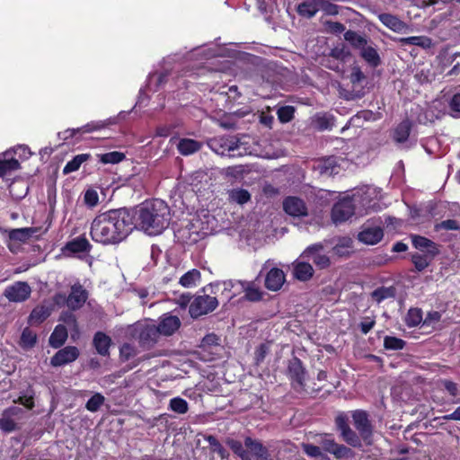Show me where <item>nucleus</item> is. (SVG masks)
Segmentation results:
<instances>
[{
	"mask_svg": "<svg viewBox=\"0 0 460 460\" xmlns=\"http://www.w3.org/2000/svg\"><path fill=\"white\" fill-rule=\"evenodd\" d=\"M212 233L208 220L203 221L199 217H193L185 226L179 228L175 235L186 244H194Z\"/></svg>",
	"mask_w": 460,
	"mask_h": 460,
	"instance_id": "obj_4",
	"label": "nucleus"
},
{
	"mask_svg": "<svg viewBox=\"0 0 460 460\" xmlns=\"http://www.w3.org/2000/svg\"><path fill=\"white\" fill-rule=\"evenodd\" d=\"M34 233L30 227L16 228L9 232V238L13 241L26 242Z\"/></svg>",
	"mask_w": 460,
	"mask_h": 460,
	"instance_id": "obj_46",
	"label": "nucleus"
},
{
	"mask_svg": "<svg viewBox=\"0 0 460 460\" xmlns=\"http://www.w3.org/2000/svg\"><path fill=\"white\" fill-rule=\"evenodd\" d=\"M169 75L168 71L161 72V73H154L149 75L148 81H147V89L151 92H156L158 89L164 85L166 81L167 77Z\"/></svg>",
	"mask_w": 460,
	"mask_h": 460,
	"instance_id": "obj_36",
	"label": "nucleus"
},
{
	"mask_svg": "<svg viewBox=\"0 0 460 460\" xmlns=\"http://www.w3.org/2000/svg\"><path fill=\"white\" fill-rule=\"evenodd\" d=\"M93 344L99 355L103 357L110 355L111 339L106 333L102 332H97L93 336Z\"/></svg>",
	"mask_w": 460,
	"mask_h": 460,
	"instance_id": "obj_27",
	"label": "nucleus"
},
{
	"mask_svg": "<svg viewBox=\"0 0 460 460\" xmlns=\"http://www.w3.org/2000/svg\"><path fill=\"white\" fill-rule=\"evenodd\" d=\"M228 199L239 205L246 204L251 199L250 192L243 188H233L227 191Z\"/></svg>",
	"mask_w": 460,
	"mask_h": 460,
	"instance_id": "obj_33",
	"label": "nucleus"
},
{
	"mask_svg": "<svg viewBox=\"0 0 460 460\" xmlns=\"http://www.w3.org/2000/svg\"><path fill=\"white\" fill-rule=\"evenodd\" d=\"M136 226L148 235L162 234L170 225L171 209L162 199L146 200L137 208Z\"/></svg>",
	"mask_w": 460,
	"mask_h": 460,
	"instance_id": "obj_2",
	"label": "nucleus"
},
{
	"mask_svg": "<svg viewBox=\"0 0 460 460\" xmlns=\"http://www.w3.org/2000/svg\"><path fill=\"white\" fill-rule=\"evenodd\" d=\"M84 203L90 207L93 208L95 207L99 202V195L96 190H87L84 193Z\"/></svg>",
	"mask_w": 460,
	"mask_h": 460,
	"instance_id": "obj_63",
	"label": "nucleus"
},
{
	"mask_svg": "<svg viewBox=\"0 0 460 460\" xmlns=\"http://www.w3.org/2000/svg\"><path fill=\"white\" fill-rule=\"evenodd\" d=\"M181 326V321L178 316L169 314H164L156 326L160 335L170 336L174 333Z\"/></svg>",
	"mask_w": 460,
	"mask_h": 460,
	"instance_id": "obj_19",
	"label": "nucleus"
},
{
	"mask_svg": "<svg viewBox=\"0 0 460 460\" xmlns=\"http://www.w3.org/2000/svg\"><path fill=\"white\" fill-rule=\"evenodd\" d=\"M329 56L342 65L350 58V51L344 44H339L331 50Z\"/></svg>",
	"mask_w": 460,
	"mask_h": 460,
	"instance_id": "obj_44",
	"label": "nucleus"
},
{
	"mask_svg": "<svg viewBox=\"0 0 460 460\" xmlns=\"http://www.w3.org/2000/svg\"><path fill=\"white\" fill-rule=\"evenodd\" d=\"M20 168V164L15 158L0 159V177L8 179Z\"/></svg>",
	"mask_w": 460,
	"mask_h": 460,
	"instance_id": "obj_31",
	"label": "nucleus"
},
{
	"mask_svg": "<svg viewBox=\"0 0 460 460\" xmlns=\"http://www.w3.org/2000/svg\"><path fill=\"white\" fill-rule=\"evenodd\" d=\"M210 292L198 296L190 305L189 312L191 317L207 314L214 311L218 305L217 296H211Z\"/></svg>",
	"mask_w": 460,
	"mask_h": 460,
	"instance_id": "obj_7",
	"label": "nucleus"
},
{
	"mask_svg": "<svg viewBox=\"0 0 460 460\" xmlns=\"http://www.w3.org/2000/svg\"><path fill=\"white\" fill-rule=\"evenodd\" d=\"M200 280V272L199 270L193 269L189 271H187L185 274H183L179 283L187 288L195 287Z\"/></svg>",
	"mask_w": 460,
	"mask_h": 460,
	"instance_id": "obj_41",
	"label": "nucleus"
},
{
	"mask_svg": "<svg viewBox=\"0 0 460 460\" xmlns=\"http://www.w3.org/2000/svg\"><path fill=\"white\" fill-rule=\"evenodd\" d=\"M52 308L49 305H40L36 306L29 316L30 324H40L44 322L51 314Z\"/></svg>",
	"mask_w": 460,
	"mask_h": 460,
	"instance_id": "obj_29",
	"label": "nucleus"
},
{
	"mask_svg": "<svg viewBox=\"0 0 460 460\" xmlns=\"http://www.w3.org/2000/svg\"><path fill=\"white\" fill-rule=\"evenodd\" d=\"M285 274L279 268H272L265 276V287L270 291L279 290L285 283Z\"/></svg>",
	"mask_w": 460,
	"mask_h": 460,
	"instance_id": "obj_22",
	"label": "nucleus"
},
{
	"mask_svg": "<svg viewBox=\"0 0 460 460\" xmlns=\"http://www.w3.org/2000/svg\"><path fill=\"white\" fill-rule=\"evenodd\" d=\"M206 440L208 442L213 452L217 453L222 458L226 456V449L214 436H207Z\"/></svg>",
	"mask_w": 460,
	"mask_h": 460,
	"instance_id": "obj_56",
	"label": "nucleus"
},
{
	"mask_svg": "<svg viewBox=\"0 0 460 460\" xmlns=\"http://www.w3.org/2000/svg\"><path fill=\"white\" fill-rule=\"evenodd\" d=\"M353 423L364 440H368L372 435L371 425L367 414L363 411H356L353 415Z\"/></svg>",
	"mask_w": 460,
	"mask_h": 460,
	"instance_id": "obj_20",
	"label": "nucleus"
},
{
	"mask_svg": "<svg viewBox=\"0 0 460 460\" xmlns=\"http://www.w3.org/2000/svg\"><path fill=\"white\" fill-rule=\"evenodd\" d=\"M423 322L422 312L418 308H411L405 317V323L409 327H415Z\"/></svg>",
	"mask_w": 460,
	"mask_h": 460,
	"instance_id": "obj_49",
	"label": "nucleus"
},
{
	"mask_svg": "<svg viewBox=\"0 0 460 460\" xmlns=\"http://www.w3.org/2000/svg\"><path fill=\"white\" fill-rule=\"evenodd\" d=\"M344 39L349 42L354 48L361 49L367 43V40L353 31H348L344 33Z\"/></svg>",
	"mask_w": 460,
	"mask_h": 460,
	"instance_id": "obj_47",
	"label": "nucleus"
},
{
	"mask_svg": "<svg viewBox=\"0 0 460 460\" xmlns=\"http://www.w3.org/2000/svg\"><path fill=\"white\" fill-rule=\"evenodd\" d=\"M22 409L17 406H11L4 410L0 418V429L6 434L19 429L15 418L22 414Z\"/></svg>",
	"mask_w": 460,
	"mask_h": 460,
	"instance_id": "obj_13",
	"label": "nucleus"
},
{
	"mask_svg": "<svg viewBox=\"0 0 460 460\" xmlns=\"http://www.w3.org/2000/svg\"><path fill=\"white\" fill-rule=\"evenodd\" d=\"M132 229V217L126 209H111L95 217L90 234L94 242L115 244L123 241Z\"/></svg>",
	"mask_w": 460,
	"mask_h": 460,
	"instance_id": "obj_1",
	"label": "nucleus"
},
{
	"mask_svg": "<svg viewBox=\"0 0 460 460\" xmlns=\"http://www.w3.org/2000/svg\"><path fill=\"white\" fill-rule=\"evenodd\" d=\"M350 243V240H343L332 248L333 253L340 257L348 255L349 253Z\"/></svg>",
	"mask_w": 460,
	"mask_h": 460,
	"instance_id": "obj_61",
	"label": "nucleus"
},
{
	"mask_svg": "<svg viewBox=\"0 0 460 460\" xmlns=\"http://www.w3.org/2000/svg\"><path fill=\"white\" fill-rule=\"evenodd\" d=\"M104 402V396L99 393L93 394L86 402V409L89 411L95 412Z\"/></svg>",
	"mask_w": 460,
	"mask_h": 460,
	"instance_id": "obj_53",
	"label": "nucleus"
},
{
	"mask_svg": "<svg viewBox=\"0 0 460 460\" xmlns=\"http://www.w3.org/2000/svg\"><path fill=\"white\" fill-rule=\"evenodd\" d=\"M411 260H412V262H413L415 268L419 271L423 270L429 265L427 257L425 255H421L420 253L413 254Z\"/></svg>",
	"mask_w": 460,
	"mask_h": 460,
	"instance_id": "obj_64",
	"label": "nucleus"
},
{
	"mask_svg": "<svg viewBox=\"0 0 460 460\" xmlns=\"http://www.w3.org/2000/svg\"><path fill=\"white\" fill-rule=\"evenodd\" d=\"M137 355V349L129 343H124L119 349V357L126 361Z\"/></svg>",
	"mask_w": 460,
	"mask_h": 460,
	"instance_id": "obj_57",
	"label": "nucleus"
},
{
	"mask_svg": "<svg viewBox=\"0 0 460 460\" xmlns=\"http://www.w3.org/2000/svg\"><path fill=\"white\" fill-rule=\"evenodd\" d=\"M169 408L176 413L184 414L189 410V404L186 400L181 397H174L170 400Z\"/></svg>",
	"mask_w": 460,
	"mask_h": 460,
	"instance_id": "obj_50",
	"label": "nucleus"
},
{
	"mask_svg": "<svg viewBox=\"0 0 460 460\" xmlns=\"http://www.w3.org/2000/svg\"><path fill=\"white\" fill-rule=\"evenodd\" d=\"M243 298L251 302H257L262 298L263 292L254 281H243Z\"/></svg>",
	"mask_w": 460,
	"mask_h": 460,
	"instance_id": "obj_30",
	"label": "nucleus"
},
{
	"mask_svg": "<svg viewBox=\"0 0 460 460\" xmlns=\"http://www.w3.org/2000/svg\"><path fill=\"white\" fill-rule=\"evenodd\" d=\"M325 0H305L297 6V13L304 17H313L323 7Z\"/></svg>",
	"mask_w": 460,
	"mask_h": 460,
	"instance_id": "obj_25",
	"label": "nucleus"
},
{
	"mask_svg": "<svg viewBox=\"0 0 460 460\" xmlns=\"http://www.w3.org/2000/svg\"><path fill=\"white\" fill-rule=\"evenodd\" d=\"M380 220H373L366 222L362 226L360 232L358 234L359 242L367 244L375 245L378 243L384 236Z\"/></svg>",
	"mask_w": 460,
	"mask_h": 460,
	"instance_id": "obj_9",
	"label": "nucleus"
},
{
	"mask_svg": "<svg viewBox=\"0 0 460 460\" xmlns=\"http://www.w3.org/2000/svg\"><path fill=\"white\" fill-rule=\"evenodd\" d=\"M125 158V155L121 152L112 151L109 153L102 154L100 156V161L102 164H115L121 162Z\"/></svg>",
	"mask_w": 460,
	"mask_h": 460,
	"instance_id": "obj_52",
	"label": "nucleus"
},
{
	"mask_svg": "<svg viewBox=\"0 0 460 460\" xmlns=\"http://www.w3.org/2000/svg\"><path fill=\"white\" fill-rule=\"evenodd\" d=\"M381 22L395 32H403L408 29V25L394 15L390 13H382L379 15Z\"/></svg>",
	"mask_w": 460,
	"mask_h": 460,
	"instance_id": "obj_28",
	"label": "nucleus"
},
{
	"mask_svg": "<svg viewBox=\"0 0 460 460\" xmlns=\"http://www.w3.org/2000/svg\"><path fill=\"white\" fill-rule=\"evenodd\" d=\"M320 444L324 451L335 456L337 458H346L351 455V450L343 445L337 444L330 435H323Z\"/></svg>",
	"mask_w": 460,
	"mask_h": 460,
	"instance_id": "obj_16",
	"label": "nucleus"
},
{
	"mask_svg": "<svg viewBox=\"0 0 460 460\" xmlns=\"http://www.w3.org/2000/svg\"><path fill=\"white\" fill-rule=\"evenodd\" d=\"M200 147L201 144L199 142L190 138H182L177 145L179 152L183 155H191L199 151Z\"/></svg>",
	"mask_w": 460,
	"mask_h": 460,
	"instance_id": "obj_35",
	"label": "nucleus"
},
{
	"mask_svg": "<svg viewBox=\"0 0 460 460\" xmlns=\"http://www.w3.org/2000/svg\"><path fill=\"white\" fill-rule=\"evenodd\" d=\"M314 274V269L308 262L300 261L295 265L294 275L299 279L305 281L309 279Z\"/></svg>",
	"mask_w": 460,
	"mask_h": 460,
	"instance_id": "obj_40",
	"label": "nucleus"
},
{
	"mask_svg": "<svg viewBox=\"0 0 460 460\" xmlns=\"http://www.w3.org/2000/svg\"><path fill=\"white\" fill-rule=\"evenodd\" d=\"M412 244L417 249L428 250L429 252L433 254H436L438 252L435 243L423 236H412Z\"/></svg>",
	"mask_w": 460,
	"mask_h": 460,
	"instance_id": "obj_43",
	"label": "nucleus"
},
{
	"mask_svg": "<svg viewBox=\"0 0 460 460\" xmlns=\"http://www.w3.org/2000/svg\"><path fill=\"white\" fill-rule=\"evenodd\" d=\"M411 122L409 120L402 121L394 131V140L396 143H404L407 141L411 132Z\"/></svg>",
	"mask_w": 460,
	"mask_h": 460,
	"instance_id": "obj_39",
	"label": "nucleus"
},
{
	"mask_svg": "<svg viewBox=\"0 0 460 460\" xmlns=\"http://www.w3.org/2000/svg\"><path fill=\"white\" fill-rule=\"evenodd\" d=\"M360 55L372 67H376L380 64V57L376 49L368 46L367 43L360 49Z\"/></svg>",
	"mask_w": 460,
	"mask_h": 460,
	"instance_id": "obj_37",
	"label": "nucleus"
},
{
	"mask_svg": "<svg viewBox=\"0 0 460 460\" xmlns=\"http://www.w3.org/2000/svg\"><path fill=\"white\" fill-rule=\"evenodd\" d=\"M295 113V109L292 106H284L278 110V117L279 119L283 122H288L290 121Z\"/></svg>",
	"mask_w": 460,
	"mask_h": 460,
	"instance_id": "obj_60",
	"label": "nucleus"
},
{
	"mask_svg": "<svg viewBox=\"0 0 460 460\" xmlns=\"http://www.w3.org/2000/svg\"><path fill=\"white\" fill-rule=\"evenodd\" d=\"M131 335L146 349L152 348L157 343L160 333L155 324L137 323L132 326Z\"/></svg>",
	"mask_w": 460,
	"mask_h": 460,
	"instance_id": "obj_6",
	"label": "nucleus"
},
{
	"mask_svg": "<svg viewBox=\"0 0 460 460\" xmlns=\"http://www.w3.org/2000/svg\"><path fill=\"white\" fill-rule=\"evenodd\" d=\"M243 285L242 280L228 279L217 281L204 288L205 292H210L221 299L230 301L231 299L243 293Z\"/></svg>",
	"mask_w": 460,
	"mask_h": 460,
	"instance_id": "obj_5",
	"label": "nucleus"
},
{
	"mask_svg": "<svg viewBox=\"0 0 460 460\" xmlns=\"http://www.w3.org/2000/svg\"><path fill=\"white\" fill-rule=\"evenodd\" d=\"M355 213V203L351 198H344L334 204L332 218L335 224L347 221Z\"/></svg>",
	"mask_w": 460,
	"mask_h": 460,
	"instance_id": "obj_10",
	"label": "nucleus"
},
{
	"mask_svg": "<svg viewBox=\"0 0 460 460\" xmlns=\"http://www.w3.org/2000/svg\"><path fill=\"white\" fill-rule=\"evenodd\" d=\"M67 339V331L64 325L58 324L54 329L53 332L49 337V345L52 348L61 347Z\"/></svg>",
	"mask_w": 460,
	"mask_h": 460,
	"instance_id": "obj_32",
	"label": "nucleus"
},
{
	"mask_svg": "<svg viewBox=\"0 0 460 460\" xmlns=\"http://www.w3.org/2000/svg\"><path fill=\"white\" fill-rule=\"evenodd\" d=\"M302 258L312 261L318 268L325 269L330 265V258L323 252L322 243H314L306 248L302 253Z\"/></svg>",
	"mask_w": 460,
	"mask_h": 460,
	"instance_id": "obj_12",
	"label": "nucleus"
},
{
	"mask_svg": "<svg viewBox=\"0 0 460 460\" xmlns=\"http://www.w3.org/2000/svg\"><path fill=\"white\" fill-rule=\"evenodd\" d=\"M113 120L111 119L107 121H92L90 123L85 124L84 126L77 128H68L64 132L58 134L59 137L66 140L68 138H72L76 133H91L93 131H97L104 128L107 125L112 123Z\"/></svg>",
	"mask_w": 460,
	"mask_h": 460,
	"instance_id": "obj_15",
	"label": "nucleus"
},
{
	"mask_svg": "<svg viewBox=\"0 0 460 460\" xmlns=\"http://www.w3.org/2000/svg\"><path fill=\"white\" fill-rule=\"evenodd\" d=\"M89 157H90V155H88V154H81V155H75L71 161H69L65 165V167L63 169V172L65 174H67V173L77 171L80 168L81 164L84 162H85L86 160H88Z\"/></svg>",
	"mask_w": 460,
	"mask_h": 460,
	"instance_id": "obj_45",
	"label": "nucleus"
},
{
	"mask_svg": "<svg viewBox=\"0 0 460 460\" xmlns=\"http://www.w3.org/2000/svg\"><path fill=\"white\" fill-rule=\"evenodd\" d=\"M37 342V334L29 327L22 330L19 345L22 349L28 350L32 349Z\"/></svg>",
	"mask_w": 460,
	"mask_h": 460,
	"instance_id": "obj_34",
	"label": "nucleus"
},
{
	"mask_svg": "<svg viewBox=\"0 0 460 460\" xmlns=\"http://www.w3.org/2000/svg\"><path fill=\"white\" fill-rule=\"evenodd\" d=\"M441 319V314L438 311H430L423 319L422 326L434 328Z\"/></svg>",
	"mask_w": 460,
	"mask_h": 460,
	"instance_id": "obj_58",
	"label": "nucleus"
},
{
	"mask_svg": "<svg viewBox=\"0 0 460 460\" xmlns=\"http://www.w3.org/2000/svg\"><path fill=\"white\" fill-rule=\"evenodd\" d=\"M400 42L402 45H413L428 49L432 47V40L427 36H411L407 38H402Z\"/></svg>",
	"mask_w": 460,
	"mask_h": 460,
	"instance_id": "obj_38",
	"label": "nucleus"
},
{
	"mask_svg": "<svg viewBox=\"0 0 460 460\" xmlns=\"http://www.w3.org/2000/svg\"><path fill=\"white\" fill-rule=\"evenodd\" d=\"M394 295H395V290L392 287L391 288H385V287L378 288L371 293L372 298L375 301H376L377 303H381L385 299L394 297Z\"/></svg>",
	"mask_w": 460,
	"mask_h": 460,
	"instance_id": "obj_48",
	"label": "nucleus"
},
{
	"mask_svg": "<svg viewBox=\"0 0 460 460\" xmlns=\"http://www.w3.org/2000/svg\"><path fill=\"white\" fill-rule=\"evenodd\" d=\"M199 54H202L206 59L221 55L217 49L207 47H199L193 50V55L196 56Z\"/></svg>",
	"mask_w": 460,
	"mask_h": 460,
	"instance_id": "obj_62",
	"label": "nucleus"
},
{
	"mask_svg": "<svg viewBox=\"0 0 460 460\" xmlns=\"http://www.w3.org/2000/svg\"><path fill=\"white\" fill-rule=\"evenodd\" d=\"M92 248L89 241L84 236H78L67 242L62 249L66 255L87 253Z\"/></svg>",
	"mask_w": 460,
	"mask_h": 460,
	"instance_id": "obj_18",
	"label": "nucleus"
},
{
	"mask_svg": "<svg viewBox=\"0 0 460 460\" xmlns=\"http://www.w3.org/2000/svg\"><path fill=\"white\" fill-rule=\"evenodd\" d=\"M244 446L257 460H272L269 455L268 449L260 441L247 437L244 439Z\"/></svg>",
	"mask_w": 460,
	"mask_h": 460,
	"instance_id": "obj_26",
	"label": "nucleus"
},
{
	"mask_svg": "<svg viewBox=\"0 0 460 460\" xmlns=\"http://www.w3.org/2000/svg\"><path fill=\"white\" fill-rule=\"evenodd\" d=\"M302 448H303L304 452L310 457L317 458L319 460H326L327 459L326 455L322 452L320 447H317V446H314L312 444L303 443Z\"/></svg>",
	"mask_w": 460,
	"mask_h": 460,
	"instance_id": "obj_51",
	"label": "nucleus"
},
{
	"mask_svg": "<svg viewBox=\"0 0 460 460\" xmlns=\"http://www.w3.org/2000/svg\"><path fill=\"white\" fill-rule=\"evenodd\" d=\"M228 445L233 452L241 457L242 460H251L249 453L243 448V446L240 441L230 440Z\"/></svg>",
	"mask_w": 460,
	"mask_h": 460,
	"instance_id": "obj_54",
	"label": "nucleus"
},
{
	"mask_svg": "<svg viewBox=\"0 0 460 460\" xmlns=\"http://www.w3.org/2000/svg\"><path fill=\"white\" fill-rule=\"evenodd\" d=\"M88 297L87 291L80 284L71 287V292L67 296L66 305L72 310L81 308Z\"/></svg>",
	"mask_w": 460,
	"mask_h": 460,
	"instance_id": "obj_17",
	"label": "nucleus"
},
{
	"mask_svg": "<svg viewBox=\"0 0 460 460\" xmlns=\"http://www.w3.org/2000/svg\"><path fill=\"white\" fill-rule=\"evenodd\" d=\"M380 195V190L374 186H364L360 188L351 198L354 203L358 202L362 205L366 212L376 211L380 208L376 201Z\"/></svg>",
	"mask_w": 460,
	"mask_h": 460,
	"instance_id": "obj_8",
	"label": "nucleus"
},
{
	"mask_svg": "<svg viewBox=\"0 0 460 460\" xmlns=\"http://www.w3.org/2000/svg\"><path fill=\"white\" fill-rule=\"evenodd\" d=\"M341 436L343 439L352 447H358L360 445V440L357 434L350 429L348 428L345 430L341 431Z\"/></svg>",
	"mask_w": 460,
	"mask_h": 460,
	"instance_id": "obj_59",
	"label": "nucleus"
},
{
	"mask_svg": "<svg viewBox=\"0 0 460 460\" xmlns=\"http://www.w3.org/2000/svg\"><path fill=\"white\" fill-rule=\"evenodd\" d=\"M384 345L387 349H402L405 345V341L396 337L386 336Z\"/></svg>",
	"mask_w": 460,
	"mask_h": 460,
	"instance_id": "obj_55",
	"label": "nucleus"
},
{
	"mask_svg": "<svg viewBox=\"0 0 460 460\" xmlns=\"http://www.w3.org/2000/svg\"><path fill=\"white\" fill-rule=\"evenodd\" d=\"M340 159L336 156H329L316 162L314 168L318 171L321 175L332 176L339 172Z\"/></svg>",
	"mask_w": 460,
	"mask_h": 460,
	"instance_id": "obj_21",
	"label": "nucleus"
},
{
	"mask_svg": "<svg viewBox=\"0 0 460 460\" xmlns=\"http://www.w3.org/2000/svg\"><path fill=\"white\" fill-rule=\"evenodd\" d=\"M288 374L294 385L303 386L305 371L299 358H294L289 361Z\"/></svg>",
	"mask_w": 460,
	"mask_h": 460,
	"instance_id": "obj_24",
	"label": "nucleus"
},
{
	"mask_svg": "<svg viewBox=\"0 0 460 460\" xmlns=\"http://www.w3.org/2000/svg\"><path fill=\"white\" fill-rule=\"evenodd\" d=\"M208 145L213 152L222 156L241 157L252 153L247 143L234 136L216 137Z\"/></svg>",
	"mask_w": 460,
	"mask_h": 460,
	"instance_id": "obj_3",
	"label": "nucleus"
},
{
	"mask_svg": "<svg viewBox=\"0 0 460 460\" xmlns=\"http://www.w3.org/2000/svg\"><path fill=\"white\" fill-rule=\"evenodd\" d=\"M314 122L320 130L331 129L334 126V117L329 113H317Z\"/></svg>",
	"mask_w": 460,
	"mask_h": 460,
	"instance_id": "obj_42",
	"label": "nucleus"
},
{
	"mask_svg": "<svg viewBox=\"0 0 460 460\" xmlns=\"http://www.w3.org/2000/svg\"><path fill=\"white\" fill-rule=\"evenodd\" d=\"M31 294L30 285L25 281H16L5 288L4 296L10 302L22 303L26 301Z\"/></svg>",
	"mask_w": 460,
	"mask_h": 460,
	"instance_id": "obj_11",
	"label": "nucleus"
},
{
	"mask_svg": "<svg viewBox=\"0 0 460 460\" xmlns=\"http://www.w3.org/2000/svg\"><path fill=\"white\" fill-rule=\"evenodd\" d=\"M79 357V349L75 346H66L59 349L50 359L53 367H61L74 362Z\"/></svg>",
	"mask_w": 460,
	"mask_h": 460,
	"instance_id": "obj_14",
	"label": "nucleus"
},
{
	"mask_svg": "<svg viewBox=\"0 0 460 460\" xmlns=\"http://www.w3.org/2000/svg\"><path fill=\"white\" fill-rule=\"evenodd\" d=\"M284 210L293 217H303L307 214L305 202L296 197H288L283 203Z\"/></svg>",
	"mask_w": 460,
	"mask_h": 460,
	"instance_id": "obj_23",
	"label": "nucleus"
}]
</instances>
